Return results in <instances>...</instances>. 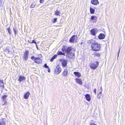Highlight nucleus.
<instances>
[{"mask_svg":"<svg viewBox=\"0 0 125 125\" xmlns=\"http://www.w3.org/2000/svg\"><path fill=\"white\" fill-rule=\"evenodd\" d=\"M91 47L92 50L94 51H99L101 48L100 45L96 42L92 45H91Z\"/></svg>","mask_w":125,"mask_h":125,"instance_id":"nucleus-1","label":"nucleus"},{"mask_svg":"<svg viewBox=\"0 0 125 125\" xmlns=\"http://www.w3.org/2000/svg\"><path fill=\"white\" fill-rule=\"evenodd\" d=\"M5 52L8 54L10 55L11 56H13L14 53V51L12 48L7 47L5 50Z\"/></svg>","mask_w":125,"mask_h":125,"instance_id":"nucleus-2","label":"nucleus"},{"mask_svg":"<svg viewBox=\"0 0 125 125\" xmlns=\"http://www.w3.org/2000/svg\"><path fill=\"white\" fill-rule=\"evenodd\" d=\"M73 48L71 47H65L62 49V51L63 52H67L68 53L71 51L72 50Z\"/></svg>","mask_w":125,"mask_h":125,"instance_id":"nucleus-3","label":"nucleus"},{"mask_svg":"<svg viewBox=\"0 0 125 125\" xmlns=\"http://www.w3.org/2000/svg\"><path fill=\"white\" fill-rule=\"evenodd\" d=\"M99 62H95L94 63H91L90 66L91 68L93 69H95L98 66Z\"/></svg>","mask_w":125,"mask_h":125,"instance_id":"nucleus-4","label":"nucleus"},{"mask_svg":"<svg viewBox=\"0 0 125 125\" xmlns=\"http://www.w3.org/2000/svg\"><path fill=\"white\" fill-rule=\"evenodd\" d=\"M78 37L77 35H73L69 40V42L71 43H73L76 42L77 40Z\"/></svg>","mask_w":125,"mask_h":125,"instance_id":"nucleus-5","label":"nucleus"},{"mask_svg":"<svg viewBox=\"0 0 125 125\" xmlns=\"http://www.w3.org/2000/svg\"><path fill=\"white\" fill-rule=\"evenodd\" d=\"M60 61L62 62V66L63 67H65L67 65L68 62L67 60L62 58L60 60Z\"/></svg>","mask_w":125,"mask_h":125,"instance_id":"nucleus-6","label":"nucleus"},{"mask_svg":"<svg viewBox=\"0 0 125 125\" xmlns=\"http://www.w3.org/2000/svg\"><path fill=\"white\" fill-rule=\"evenodd\" d=\"M62 69L59 65H58L55 70V74H58L61 72L62 71Z\"/></svg>","mask_w":125,"mask_h":125,"instance_id":"nucleus-7","label":"nucleus"},{"mask_svg":"<svg viewBox=\"0 0 125 125\" xmlns=\"http://www.w3.org/2000/svg\"><path fill=\"white\" fill-rule=\"evenodd\" d=\"M98 29L96 28H93L90 31L92 34L93 36H95L98 31Z\"/></svg>","mask_w":125,"mask_h":125,"instance_id":"nucleus-8","label":"nucleus"},{"mask_svg":"<svg viewBox=\"0 0 125 125\" xmlns=\"http://www.w3.org/2000/svg\"><path fill=\"white\" fill-rule=\"evenodd\" d=\"M28 53L29 51L27 50L25 51V52L24 54L23 57L25 61H26L27 59Z\"/></svg>","mask_w":125,"mask_h":125,"instance_id":"nucleus-9","label":"nucleus"},{"mask_svg":"<svg viewBox=\"0 0 125 125\" xmlns=\"http://www.w3.org/2000/svg\"><path fill=\"white\" fill-rule=\"evenodd\" d=\"M6 119L3 118L0 120V125H6Z\"/></svg>","mask_w":125,"mask_h":125,"instance_id":"nucleus-10","label":"nucleus"},{"mask_svg":"<svg viewBox=\"0 0 125 125\" xmlns=\"http://www.w3.org/2000/svg\"><path fill=\"white\" fill-rule=\"evenodd\" d=\"M105 36L104 34L102 33H101L98 36V37L100 39H103L105 38Z\"/></svg>","mask_w":125,"mask_h":125,"instance_id":"nucleus-11","label":"nucleus"},{"mask_svg":"<svg viewBox=\"0 0 125 125\" xmlns=\"http://www.w3.org/2000/svg\"><path fill=\"white\" fill-rule=\"evenodd\" d=\"M96 42L95 40L93 39H92L89 40L87 42V43L89 44H91V45H92L93 44H94Z\"/></svg>","mask_w":125,"mask_h":125,"instance_id":"nucleus-12","label":"nucleus"},{"mask_svg":"<svg viewBox=\"0 0 125 125\" xmlns=\"http://www.w3.org/2000/svg\"><path fill=\"white\" fill-rule=\"evenodd\" d=\"M42 62L41 60L39 57H37L34 61V62L37 63H41Z\"/></svg>","mask_w":125,"mask_h":125,"instance_id":"nucleus-13","label":"nucleus"},{"mask_svg":"<svg viewBox=\"0 0 125 125\" xmlns=\"http://www.w3.org/2000/svg\"><path fill=\"white\" fill-rule=\"evenodd\" d=\"M75 79L76 83H77L80 85H82V82L81 79L76 78Z\"/></svg>","mask_w":125,"mask_h":125,"instance_id":"nucleus-14","label":"nucleus"},{"mask_svg":"<svg viewBox=\"0 0 125 125\" xmlns=\"http://www.w3.org/2000/svg\"><path fill=\"white\" fill-rule=\"evenodd\" d=\"M30 93L29 92H27L24 95V98L26 99H27L30 95Z\"/></svg>","mask_w":125,"mask_h":125,"instance_id":"nucleus-15","label":"nucleus"},{"mask_svg":"<svg viewBox=\"0 0 125 125\" xmlns=\"http://www.w3.org/2000/svg\"><path fill=\"white\" fill-rule=\"evenodd\" d=\"M91 19L92 20H94V22H95L97 21V17L95 16H93L91 17Z\"/></svg>","mask_w":125,"mask_h":125,"instance_id":"nucleus-16","label":"nucleus"},{"mask_svg":"<svg viewBox=\"0 0 125 125\" xmlns=\"http://www.w3.org/2000/svg\"><path fill=\"white\" fill-rule=\"evenodd\" d=\"M68 73V70L67 69H65L63 73L62 74L64 76H66Z\"/></svg>","mask_w":125,"mask_h":125,"instance_id":"nucleus-17","label":"nucleus"},{"mask_svg":"<svg viewBox=\"0 0 125 125\" xmlns=\"http://www.w3.org/2000/svg\"><path fill=\"white\" fill-rule=\"evenodd\" d=\"M73 73L76 76L79 77H80L81 76V73L78 72H74Z\"/></svg>","mask_w":125,"mask_h":125,"instance_id":"nucleus-18","label":"nucleus"},{"mask_svg":"<svg viewBox=\"0 0 125 125\" xmlns=\"http://www.w3.org/2000/svg\"><path fill=\"white\" fill-rule=\"evenodd\" d=\"M91 3L93 4L96 5L98 4V0H92Z\"/></svg>","mask_w":125,"mask_h":125,"instance_id":"nucleus-19","label":"nucleus"},{"mask_svg":"<svg viewBox=\"0 0 125 125\" xmlns=\"http://www.w3.org/2000/svg\"><path fill=\"white\" fill-rule=\"evenodd\" d=\"M85 97L87 101H90L91 99L90 96L89 94H86L85 95Z\"/></svg>","mask_w":125,"mask_h":125,"instance_id":"nucleus-20","label":"nucleus"},{"mask_svg":"<svg viewBox=\"0 0 125 125\" xmlns=\"http://www.w3.org/2000/svg\"><path fill=\"white\" fill-rule=\"evenodd\" d=\"M7 97V95H3L2 96V100L4 102H5V103L3 104V105L5 104L6 103V99Z\"/></svg>","mask_w":125,"mask_h":125,"instance_id":"nucleus-21","label":"nucleus"},{"mask_svg":"<svg viewBox=\"0 0 125 125\" xmlns=\"http://www.w3.org/2000/svg\"><path fill=\"white\" fill-rule=\"evenodd\" d=\"M25 79V77L24 76H20L18 79V81H19L21 82L22 80H24Z\"/></svg>","mask_w":125,"mask_h":125,"instance_id":"nucleus-22","label":"nucleus"},{"mask_svg":"<svg viewBox=\"0 0 125 125\" xmlns=\"http://www.w3.org/2000/svg\"><path fill=\"white\" fill-rule=\"evenodd\" d=\"M4 83L3 80H0V87L3 88L4 87Z\"/></svg>","mask_w":125,"mask_h":125,"instance_id":"nucleus-23","label":"nucleus"},{"mask_svg":"<svg viewBox=\"0 0 125 125\" xmlns=\"http://www.w3.org/2000/svg\"><path fill=\"white\" fill-rule=\"evenodd\" d=\"M60 11L58 10V9H57L55 11L54 14L57 16L60 15Z\"/></svg>","mask_w":125,"mask_h":125,"instance_id":"nucleus-24","label":"nucleus"},{"mask_svg":"<svg viewBox=\"0 0 125 125\" xmlns=\"http://www.w3.org/2000/svg\"><path fill=\"white\" fill-rule=\"evenodd\" d=\"M13 29L14 34L15 35H16L18 32L17 29L16 28H13Z\"/></svg>","mask_w":125,"mask_h":125,"instance_id":"nucleus-25","label":"nucleus"},{"mask_svg":"<svg viewBox=\"0 0 125 125\" xmlns=\"http://www.w3.org/2000/svg\"><path fill=\"white\" fill-rule=\"evenodd\" d=\"M57 54L58 55H65V54L64 53L62 52L61 51H58L57 53Z\"/></svg>","mask_w":125,"mask_h":125,"instance_id":"nucleus-26","label":"nucleus"},{"mask_svg":"<svg viewBox=\"0 0 125 125\" xmlns=\"http://www.w3.org/2000/svg\"><path fill=\"white\" fill-rule=\"evenodd\" d=\"M90 11L91 13V14H94V9L90 7Z\"/></svg>","mask_w":125,"mask_h":125,"instance_id":"nucleus-27","label":"nucleus"},{"mask_svg":"<svg viewBox=\"0 0 125 125\" xmlns=\"http://www.w3.org/2000/svg\"><path fill=\"white\" fill-rule=\"evenodd\" d=\"M6 30L8 31L9 33L10 34H11V30L10 27H9L8 28H7Z\"/></svg>","mask_w":125,"mask_h":125,"instance_id":"nucleus-28","label":"nucleus"},{"mask_svg":"<svg viewBox=\"0 0 125 125\" xmlns=\"http://www.w3.org/2000/svg\"><path fill=\"white\" fill-rule=\"evenodd\" d=\"M101 93H99L97 96V98L99 99H100L101 96Z\"/></svg>","mask_w":125,"mask_h":125,"instance_id":"nucleus-29","label":"nucleus"},{"mask_svg":"<svg viewBox=\"0 0 125 125\" xmlns=\"http://www.w3.org/2000/svg\"><path fill=\"white\" fill-rule=\"evenodd\" d=\"M37 57H35L34 56H32L31 57V59L33 61H35Z\"/></svg>","mask_w":125,"mask_h":125,"instance_id":"nucleus-30","label":"nucleus"},{"mask_svg":"<svg viewBox=\"0 0 125 125\" xmlns=\"http://www.w3.org/2000/svg\"><path fill=\"white\" fill-rule=\"evenodd\" d=\"M57 18H56L53 19V23H55L57 21Z\"/></svg>","mask_w":125,"mask_h":125,"instance_id":"nucleus-31","label":"nucleus"},{"mask_svg":"<svg viewBox=\"0 0 125 125\" xmlns=\"http://www.w3.org/2000/svg\"><path fill=\"white\" fill-rule=\"evenodd\" d=\"M35 6V5L31 4V5L30 6V8L34 7Z\"/></svg>","mask_w":125,"mask_h":125,"instance_id":"nucleus-32","label":"nucleus"},{"mask_svg":"<svg viewBox=\"0 0 125 125\" xmlns=\"http://www.w3.org/2000/svg\"><path fill=\"white\" fill-rule=\"evenodd\" d=\"M99 93H102V92L103 91V89H102V87L101 86L100 87V89H99Z\"/></svg>","mask_w":125,"mask_h":125,"instance_id":"nucleus-33","label":"nucleus"},{"mask_svg":"<svg viewBox=\"0 0 125 125\" xmlns=\"http://www.w3.org/2000/svg\"><path fill=\"white\" fill-rule=\"evenodd\" d=\"M94 54L96 56H98V57H99L100 56V54L99 53H95Z\"/></svg>","mask_w":125,"mask_h":125,"instance_id":"nucleus-34","label":"nucleus"},{"mask_svg":"<svg viewBox=\"0 0 125 125\" xmlns=\"http://www.w3.org/2000/svg\"><path fill=\"white\" fill-rule=\"evenodd\" d=\"M44 66L46 68H49V67L47 65V64L45 63L44 64Z\"/></svg>","mask_w":125,"mask_h":125,"instance_id":"nucleus-35","label":"nucleus"},{"mask_svg":"<svg viewBox=\"0 0 125 125\" xmlns=\"http://www.w3.org/2000/svg\"><path fill=\"white\" fill-rule=\"evenodd\" d=\"M31 43H36V42H35L34 40H33L32 42H31Z\"/></svg>","mask_w":125,"mask_h":125,"instance_id":"nucleus-36","label":"nucleus"},{"mask_svg":"<svg viewBox=\"0 0 125 125\" xmlns=\"http://www.w3.org/2000/svg\"><path fill=\"white\" fill-rule=\"evenodd\" d=\"M57 55H55L53 57L54 58V59H55L57 57Z\"/></svg>","mask_w":125,"mask_h":125,"instance_id":"nucleus-37","label":"nucleus"},{"mask_svg":"<svg viewBox=\"0 0 125 125\" xmlns=\"http://www.w3.org/2000/svg\"><path fill=\"white\" fill-rule=\"evenodd\" d=\"M54 59V58L53 57H52V58L50 59L51 61V62H52L53 61Z\"/></svg>","mask_w":125,"mask_h":125,"instance_id":"nucleus-38","label":"nucleus"},{"mask_svg":"<svg viewBox=\"0 0 125 125\" xmlns=\"http://www.w3.org/2000/svg\"><path fill=\"white\" fill-rule=\"evenodd\" d=\"M94 92L95 93V94H96V89H94Z\"/></svg>","mask_w":125,"mask_h":125,"instance_id":"nucleus-39","label":"nucleus"},{"mask_svg":"<svg viewBox=\"0 0 125 125\" xmlns=\"http://www.w3.org/2000/svg\"><path fill=\"white\" fill-rule=\"evenodd\" d=\"M44 1V0H40V2L41 3H43Z\"/></svg>","mask_w":125,"mask_h":125,"instance_id":"nucleus-40","label":"nucleus"},{"mask_svg":"<svg viewBox=\"0 0 125 125\" xmlns=\"http://www.w3.org/2000/svg\"><path fill=\"white\" fill-rule=\"evenodd\" d=\"M48 72L49 73L50 72V68L49 67L48 68Z\"/></svg>","mask_w":125,"mask_h":125,"instance_id":"nucleus-41","label":"nucleus"},{"mask_svg":"<svg viewBox=\"0 0 125 125\" xmlns=\"http://www.w3.org/2000/svg\"><path fill=\"white\" fill-rule=\"evenodd\" d=\"M120 49H119V51L118 52V56L119 55V53H120Z\"/></svg>","mask_w":125,"mask_h":125,"instance_id":"nucleus-42","label":"nucleus"},{"mask_svg":"<svg viewBox=\"0 0 125 125\" xmlns=\"http://www.w3.org/2000/svg\"><path fill=\"white\" fill-rule=\"evenodd\" d=\"M90 125H96L94 123H92Z\"/></svg>","mask_w":125,"mask_h":125,"instance_id":"nucleus-43","label":"nucleus"},{"mask_svg":"<svg viewBox=\"0 0 125 125\" xmlns=\"http://www.w3.org/2000/svg\"><path fill=\"white\" fill-rule=\"evenodd\" d=\"M35 44H36V47H37V44H36V43H35Z\"/></svg>","mask_w":125,"mask_h":125,"instance_id":"nucleus-44","label":"nucleus"},{"mask_svg":"<svg viewBox=\"0 0 125 125\" xmlns=\"http://www.w3.org/2000/svg\"><path fill=\"white\" fill-rule=\"evenodd\" d=\"M73 55H74V53H73Z\"/></svg>","mask_w":125,"mask_h":125,"instance_id":"nucleus-45","label":"nucleus"},{"mask_svg":"<svg viewBox=\"0 0 125 125\" xmlns=\"http://www.w3.org/2000/svg\"><path fill=\"white\" fill-rule=\"evenodd\" d=\"M37 48H38V47H37Z\"/></svg>","mask_w":125,"mask_h":125,"instance_id":"nucleus-46","label":"nucleus"}]
</instances>
